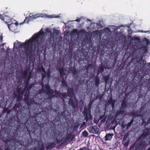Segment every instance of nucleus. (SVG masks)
I'll return each mask as SVG.
<instances>
[{"instance_id":"1","label":"nucleus","mask_w":150,"mask_h":150,"mask_svg":"<svg viewBox=\"0 0 150 150\" xmlns=\"http://www.w3.org/2000/svg\"><path fill=\"white\" fill-rule=\"evenodd\" d=\"M12 119L18 124L13 132L7 134L2 137V141L6 144L5 150H22L23 146L26 148L34 143V139L32 138V134H35L36 129L33 126H30L29 123H20L18 115L13 116Z\"/></svg>"},{"instance_id":"2","label":"nucleus","mask_w":150,"mask_h":150,"mask_svg":"<svg viewBox=\"0 0 150 150\" xmlns=\"http://www.w3.org/2000/svg\"><path fill=\"white\" fill-rule=\"evenodd\" d=\"M45 35L43 31H40L37 34H34L31 38L25 43H21L20 48L26 49V45L29 54L35 52L37 46L39 44H42V42L44 41Z\"/></svg>"},{"instance_id":"3","label":"nucleus","mask_w":150,"mask_h":150,"mask_svg":"<svg viewBox=\"0 0 150 150\" xmlns=\"http://www.w3.org/2000/svg\"><path fill=\"white\" fill-rule=\"evenodd\" d=\"M67 96L70 97L69 99L68 103L73 108L75 109L78 108V100L76 99L74 92L73 88H69L67 91Z\"/></svg>"},{"instance_id":"4","label":"nucleus","mask_w":150,"mask_h":150,"mask_svg":"<svg viewBox=\"0 0 150 150\" xmlns=\"http://www.w3.org/2000/svg\"><path fill=\"white\" fill-rule=\"evenodd\" d=\"M41 86H42V88L40 90H41L42 91L49 96V99L54 98L55 96V95L54 94V91L51 88L48 84H46L45 85V87L46 89V90L43 88L44 84L42 83Z\"/></svg>"},{"instance_id":"5","label":"nucleus","mask_w":150,"mask_h":150,"mask_svg":"<svg viewBox=\"0 0 150 150\" xmlns=\"http://www.w3.org/2000/svg\"><path fill=\"white\" fill-rule=\"evenodd\" d=\"M104 66L102 64H101V65L98 68L97 71V75L95 78V82L96 86H98L100 84V78L98 76V75L100 73H102L104 70Z\"/></svg>"},{"instance_id":"6","label":"nucleus","mask_w":150,"mask_h":150,"mask_svg":"<svg viewBox=\"0 0 150 150\" xmlns=\"http://www.w3.org/2000/svg\"><path fill=\"white\" fill-rule=\"evenodd\" d=\"M147 144L145 141L144 140H140L139 143H138L135 146V149L132 150H137L138 149L144 150L146 147Z\"/></svg>"},{"instance_id":"7","label":"nucleus","mask_w":150,"mask_h":150,"mask_svg":"<svg viewBox=\"0 0 150 150\" xmlns=\"http://www.w3.org/2000/svg\"><path fill=\"white\" fill-rule=\"evenodd\" d=\"M58 70L60 73V76L63 77V80L62 82V86L63 87H67V84L63 77L65 75V73L64 71V67H60L58 68Z\"/></svg>"},{"instance_id":"8","label":"nucleus","mask_w":150,"mask_h":150,"mask_svg":"<svg viewBox=\"0 0 150 150\" xmlns=\"http://www.w3.org/2000/svg\"><path fill=\"white\" fill-rule=\"evenodd\" d=\"M38 70L39 71H42L44 73H41L42 79V80H43L45 79L46 76H47V79H49L50 77V74L46 73V71L43 66H41L40 68H38Z\"/></svg>"},{"instance_id":"9","label":"nucleus","mask_w":150,"mask_h":150,"mask_svg":"<svg viewBox=\"0 0 150 150\" xmlns=\"http://www.w3.org/2000/svg\"><path fill=\"white\" fill-rule=\"evenodd\" d=\"M99 129L97 126H94L92 127H90L88 129V130L90 133L97 134L99 132Z\"/></svg>"},{"instance_id":"10","label":"nucleus","mask_w":150,"mask_h":150,"mask_svg":"<svg viewBox=\"0 0 150 150\" xmlns=\"http://www.w3.org/2000/svg\"><path fill=\"white\" fill-rule=\"evenodd\" d=\"M74 136L72 135V133L67 134L66 135L64 142H67L70 139L72 141L74 139Z\"/></svg>"},{"instance_id":"11","label":"nucleus","mask_w":150,"mask_h":150,"mask_svg":"<svg viewBox=\"0 0 150 150\" xmlns=\"http://www.w3.org/2000/svg\"><path fill=\"white\" fill-rule=\"evenodd\" d=\"M35 147L36 150H44L45 148L44 144L40 142H38V144Z\"/></svg>"},{"instance_id":"12","label":"nucleus","mask_w":150,"mask_h":150,"mask_svg":"<svg viewBox=\"0 0 150 150\" xmlns=\"http://www.w3.org/2000/svg\"><path fill=\"white\" fill-rule=\"evenodd\" d=\"M149 134L150 132L148 130L147 132L144 131L143 132V133L141 135V136L138 138V139H139L141 138L143 140L145 139L149 135Z\"/></svg>"},{"instance_id":"13","label":"nucleus","mask_w":150,"mask_h":150,"mask_svg":"<svg viewBox=\"0 0 150 150\" xmlns=\"http://www.w3.org/2000/svg\"><path fill=\"white\" fill-rule=\"evenodd\" d=\"M56 144L53 142L50 143L46 146V149L47 150H50L54 148L56 146Z\"/></svg>"},{"instance_id":"14","label":"nucleus","mask_w":150,"mask_h":150,"mask_svg":"<svg viewBox=\"0 0 150 150\" xmlns=\"http://www.w3.org/2000/svg\"><path fill=\"white\" fill-rule=\"evenodd\" d=\"M85 116V120H86V122L87 124H89V121H91L92 120V116L91 115H89V117H88V115H84Z\"/></svg>"},{"instance_id":"15","label":"nucleus","mask_w":150,"mask_h":150,"mask_svg":"<svg viewBox=\"0 0 150 150\" xmlns=\"http://www.w3.org/2000/svg\"><path fill=\"white\" fill-rule=\"evenodd\" d=\"M108 105H111L113 108L115 107V100L112 99V98H110V99L108 100Z\"/></svg>"},{"instance_id":"16","label":"nucleus","mask_w":150,"mask_h":150,"mask_svg":"<svg viewBox=\"0 0 150 150\" xmlns=\"http://www.w3.org/2000/svg\"><path fill=\"white\" fill-rule=\"evenodd\" d=\"M113 135V134H106L105 136V140L106 141L110 140L112 138V136Z\"/></svg>"},{"instance_id":"17","label":"nucleus","mask_w":150,"mask_h":150,"mask_svg":"<svg viewBox=\"0 0 150 150\" xmlns=\"http://www.w3.org/2000/svg\"><path fill=\"white\" fill-rule=\"evenodd\" d=\"M22 104L20 102H19L18 103H16L14 105L13 107V108L14 110L16 111L17 108H20Z\"/></svg>"},{"instance_id":"18","label":"nucleus","mask_w":150,"mask_h":150,"mask_svg":"<svg viewBox=\"0 0 150 150\" xmlns=\"http://www.w3.org/2000/svg\"><path fill=\"white\" fill-rule=\"evenodd\" d=\"M127 103L126 101L125 100H123L121 103V107L120 109H124L127 108Z\"/></svg>"},{"instance_id":"19","label":"nucleus","mask_w":150,"mask_h":150,"mask_svg":"<svg viewBox=\"0 0 150 150\" xmlns=\"http://www.w3.org/2000/svg\"><path fill=\"white\" fill-rule=\"evenodd\" d=\"M128 115L129 116H132L133 117L134 116L139 117L140 116L139 115L137 114V113L134 111H132L130 112H129L128 113Z\"/></svg>"},{"instance_id":"20","label":"nucleus","mask_w":150,"mask_h":150,"mask_svg":"<svg viewBox=\"0 0 150 150\" xmlns=\"http://www.w3.org/2000/svg\"><path fill=\"white\" fill-rule=\"evenodd\" d=\"M29 92L27 91L24 95V100L25 102H27L29 99Z\"/></svg>"},{"instance_id":"21","label":"nucleus","mask_w":150,"mask_h":150,"mask_svg":"<svg viewBox=\"0 0 150 150\" xmlns=\"http://www.w3.org/2000/svg\"><path fill=\"white\" fill-rule=\"evenodd\" d=\"M116 43H110L107 45V46L108 47H110V50H112L114 47L117 46Z\"/></svg>"},{"instance_id":"22","label":"nucleus","mask_w":150,"mask_h":150,"mask_svg":"<svg viewBox=\"0 0 150 150\" xmlns=\"http://www.w3.org/2000/svg\"><path fill=\"white\" fill-rule=\"evenodd\" d=\"M125 112L124 110H122V109H120V110L119 111H117L116 114H115V116H118L121 114L122 115Z\"/></svg>"},{"instance_id":"23","label":"nucleus","mask_w":150,"mask_h":150,"mask_svg":"<svg viewBox=\"0 0 150 150\" xmlns=\"http://www.w3.org/2000/svg\"><path fill=\"white\" fill-rule=\"evenodd\" d=\"M109 76L106 75L103 76V79L106 84H108V81L109 79Z\"/></svg>"},{"instance_id":"24","label":"nucleus","mask_w":150,"mask_h":150,"mask_svg":"<svg viewBox=\"0 0 150 150\" xmlns=\"http://www.w3.org/2000/svg\"><path fill=\"white\" fill-rule=\"evenodd\" d=\"M70 70L74 75H75L78 72L77 70L76 69V68L74 67H71Z\"/></svg>"},{"instance_id":"25","label":"nucleus","mask_w":150,"mask_h":150,"mask_svg":"<svg viewBox=\"0 0 150 150\" xmlns=\"http://www.w3.org/2000/svg\"><path fill=\"white\" fill-rule=\"evenodd\" d=\"M134 121V119L133 118H132L130 122L127 125L126 129H128L131 126V125L132 124Z\"/></svg>"},{"instance_id":"26","label":"nucleus","mask_w":150,"mask_h":150,"mask_svg":"<svg viewBox=\"0 0 150 150\" xmlns=\"http://www.w3.org/2000/svg\"><path fill=\"white\" fill-rule=\"evenodd\" d=\"M17 101L19 102L20 101L22 100L23 96L19 93L18 95H17Z\"/></svg>"},{"instance_id":"27","label":"nucleus","mask_w":150,"mask_h":150,"mask_svg":"<svg viewBox=\"0 0 150 150\" xmlns=\"http://www.w3.org/2000/svg\"><path fill=\"white\" fill-rule=\"evenodd\" d=\"M33 86L32 83H31L30 84H28V86L26 88V87H25V89H26L27 91H29L30 89L32 88Z\"/></svg>"},{"instance_id":"28","label":"nucleus","mask_w":150,"mask_h":150,"mask_svg":"<svg viewBox=\"0 0 150 150\" xmlns=\"http://www.w3.org/2000/svg\"><path fill=\"white\" fill-rule=\"evenodd\" d=\"M28 71L27 70L24 71L22 73V76L24 78H26L28 76Z\"/></svg>"},{"instance_id":"29","label":"nucleus","mask_w":150,"mask_h":150,"mask_svg":"<svg viewBox=\"0 0 150 150\" xmlns=\"http://www.w3.org/2000/svg\"><path fill=\"white\" fill-rule=\"evenodd\" d=\"M88 108L86 107H85L84 108L83 114L84 115H88Z\"/></svg>"},{"instance_id":"30","label":"nucleus","mask_w":150,"mask_h":150,"mask_svg":"<svg viewBox=\"0 0 150 150\" xmlns=\"http://www.w3.org/2000/svg\"><path fill=\"white\" fill-rule=\"evenodd\" d=\"M83 136L84 137H87L88 135V133L86 130L84 131L82 133Z\"/></svg>"},{"instance_id":"31","label":"nucleus","mask_w":150,"mask_h":150,"mask_svg":"<svg viewBox=\"0 0 150 150\" xmlns=\"http://www.w3.org/2000/svg\"><path fill=\"white\" fill-rule=\"evenodd\" d=\"M46 34H49L50 35H51L52 34V31L49 29L47 28L46 31Z\"/></svg>"},{"instance_id":"32","label":"nucleus","mask_w":150,"mask_h":150,"mask_svg":"<svg viewBox=\"0 0 150 150\" xmlns=\"http://www.w3.org/2000/svg\"><path fill=\"white\" fill-rule=\"evenodd\" d=\"M92 67V64H89L88 66L86 67V69L87 71H88L89 69Z\"/></svg>"},{"instance_id":"33","label":"nucleus","mask_w":150,"mask_h":150,"mask_svg":"<svg viewBox=\"0 0 150 150\" xmlns=\"http://www.w3.org/2000/svg\"><path fill=\"white\" fill-rule=\"evenodd\" d=\"M109 120H107L106 122V124H107L108 126H110L111 124H112L114 123V120H112L110 122V123H109Z\"/></svg>"},{"instance_id":"34","label":"nucleus","mask_w":150,"mask_h":150,"mask_svg":"<svg viewBox=\"0 0 150 150\" xmlns=\"http://www.w3.org/2000/svg\"><path fill=\"white\" fill-rule=\"evenodd\" d=\"M103 116H100V119H102V120H101V123H104L105 122L106 120V117H105L103 118Z\"/></svg>"},{"instance_id":"35","label":"nucleus","mask_w":150,"mask_h":150,"mask_svg":"<svg viewBox=\"0 0 150 150\" xmlns=\"http://www.w3.org/2000/svg\"><path fill=\"white\" fill-rule=\"evenodd\" d=\"M21 87H19L18 86L16 90V92L19 93L21 91Z\"/></svg>"},{"instance_id":"36","label":"nucleus","mask_w":150,"mask_h":150,"mask_svg":"<svg viewBox=\"0 0 150 150\" xmlns=\"http://www.w3.org/2000/svg\"><path fill=\"white\" fill-rule=\"evenodd\" d=\"M130 140H127V141L124 144V146L125 147H127L128 146L129 142Z\"/></svg>"},{"instance_id":"37","label":"nucleus","mask_w":150,"mask_h":150,"mask_svg":"<svg viewBox=\"0 0 150 150\" xmlns=\"http://www.w3.org/2000/svg\"><path fill=\"white\" fill-rule=\"evenodd\" d=\"M29 19L28 17H26L25 19L24 20L23 22L21 24H23V23H28L29 21Z\"/></svg>"},{"instance_id":"38","label":"nucleus","mask_w":150,"mask_h":150,"mask_svg":"<svg viewBox=\"0 0 150 150\" xmlns=\"http://www.w3.org/2000/svg\"><path fill=\"white\" fill-rule=\"evenodd\" d=\"M29 84V82L28 81H27L26 80H24V85L25 87H26V88L28 86Z\"/></svg>"},{"instance_id":"39","label":"nucleus","mask_w":150,"mask_h":150,"mask_svg":"<svg viewBox=\"0 0 150 150\" xmlns=\"http://www.w3.org/2000/svg\"><path fill=\"white\" fill-rule=\"evenodd\" d=\"M26 102L27 104V105L29 107L30 105H31V104L32 103V102L30 100L27 101Z\"/></svg>"},{"instance_id":"40","label":"nucleus","mask_w":150,"mask_h":150,"mask_svg":"<svg viewBox=\"0 0 150 150\" xmlns=\"http://www.w3.org/2000/svg\"><path fill=\"white\" fill-rule=\"evenodd\" d=\"M128 137V134L125 135H124L123 138V141L124 142V141H125L127 139Z\"/></svg>"},{"instance_id":"41","label":"nucleus","mask_w":150,"mask_h":150,"mask_svg":"<svg viewBox=\"0 0 150 150\" xmlns=\"http://www.w3.org/2000/svg\"><path fill=\"white\" fill-rule=\"evenodd\" d=\"M62 97L64 99H65L66 98L67 96V93L66 94V92L64 93H62Z\"/></svg>"},{"instance_id":"42","label":"nucleus","mask_w":150,"mask_h":150,"mask_svg":"<svg viewBox=\"0 0 150 150\" xmlns=\"http://www.w3.org/2000/svg\"><path fill=\"white\" fill-rule=\"evenodd\" d=\"M91 105H92V103L91 102H90V103H89L88 105V111L89 112H90L91 109Z\"/></svg>"},{"instance_id":"43","label":"nucleus","mask_w":150,"mask_h":150,"mask_svg":"<svg viewBox=\"0 0 150 150\" xmlns=\"http://www.w3.org/2000/svg\"><path fill=\"white\" fill-rule=\"evenodd\" d=\"M21 42H18V43H17V47H16V48H20V47H21L20 45H21Z\"/></svg>"},{"instance_id":"44","label":"nucleus","mask_w":150,"mask_h":150,"mask_svg":"<svg viewBox=\"0 0 150 150\" xmlns=\"http://www.w3.org/2000/svg\"><path fill=\"white\" fill-rule=\"evenodd\" d=\"M46 125L45 124H41V127L43 129H45V127L46 128V127H45V126Z\"/></svg>"},{"instance_id":"45","label":"nucleus","mask_w":150,"mask_h":150,"mask_svg":"<svg viewBox=\"0 0 150 150\" xmlns=\"http://www.w3.org/2000/svg\"><path fill=\"white\" fill-rule=\"evenodd\" d=\"M25 90H26V89H25L24 88V89L21 91V92H20L19 93L23 96V94L25 93Z\"/></svg>"},{"instance_id":"46","label":"nucleus","mask_w":150,"mask_h":150,"mask_svg":"<svg viewBox=\"0 0 150 150\" xmlns=\"http://www.w3.org/2000/svg\"><path fill=\"white\" fill-rule=\"evenodd\" d=\"M4 112H6L7 114L9 113L10 112V110H8L7 108H5L4 109Z\"/></svg>"},{"instance_id":"47","label":"nucleus","mask_w":150,"mask_h":150,"mask_svg":"<svg viewBox=\"0 0 150 150\" xmlns=\"http://www.w3.org/2000/svg\"><path fill=\"white\" fill-rule=\"evenodd\" d=\"M62 139H58V138L56 139V141L58 143H60L62 141Z\"/></svg>"},{"instance_id":"48","label":"nucleus","mask_w":150,"mask_h":150,"mask_svg":"<svg viewBox=\"0 0 150 150\" xmlns=\"http://www.w3.org/2000/svg\"><path fill=\"white\" fill-rule=\"evenodd\" d=\"M30 74L29 75V76H27L26 78H25V80H26L27 81H28V82H29V81L30 79Z\"/></svg>"},{"instance_id":"49","label":"nucleus","mask_w":150,"mask_h":150,"mask_svg":"<svg viewBox=\"0 0 150 150\" xmlns=\"http://www.w3.org/2000/svg\"><path fill=\"white\" fill-rule=\"evenodd\" d=\"M86 122H83V124L82 125H81L80 126L81 128H82L85 125Z\"/></svg>"},{"instance_id":"50","label":"nucleus","mask_w":150,"mask_h":150,"mask_svg":"<svg viewBox=\"0 0 150 150\" xmlns=\"http://www.w3.org/2000/svg\"><path fill=\"white\" fill-rule=\"evenodd\" d=\"M86 149H87V147H83L79 149H78L77 150H86Z\"/></svg>"},{"instance_id":"51","label":"nucleus","mask_w":150,"mask_h":150,"mask_svg":"<svg viewBox=\"0 0 150 150\" xmlns=\"http://www.w3.org/2000/svg\"><path fill=\"white\" fill-rule=\"evenodd\" d=\"M135 145V143H134L132 145L130 146L129 148L130 149H133L134 148Z\"/></svg>"},{"instance_id":"52","label":"nucleus","mask_w":150,"mask_h":150,"mask_svg":"<svg viewBox=\"0 0 150 150\" xmlns=\"http://www.w3.org/2000/svg\"><path fill=\"white\" fill-rule=\"evenodd\" d=\"M54 92L56 94L58 95V94H61V93H60L59 91H57L56 90H55L54 91Z\"/></svg>"},{"instance_id":"53","label":"nucleus","mask_w":150,"mask_h":150,"mask_svg":"<svg viewBox=\"0 0 150 150\" xmlns=\"http://www.w3.org/2000/svg\"><path fill=\"white\" fill-rule=\"evenodd\" d=\"M29 150H36V149L35 146L32 147L30 148Z\"/></svg>"},{"instance_id":"54","label":"nucleus","mask_w":150,"mask_h":150,"mask_svg":"<svg viewBox=\"0 0 150 150\" xmlns=\"http://www.w3.org/2000/svg\"><path fill=\"white\" fill-rule=\"evenodd\" d=\"M13 25V24H8V28L10 30V27L12 26Z\"/></svg>"},{"instance_id":"55","label":"nucleus","mask_w":150,"mask_h":150,"mask_svg":"<svg viewBox=\"0 0 150 150\" xmlns=\"http://www.w3.org/2000/svg\"><path fill=\"white\" fill-rule=\"evenodd\" d=\"M38 93L39 94H42L43 93V92L40 89L39 90Z\"/></svg>"},{"instance_id":"56","label":"nucleus","mask_w":150,"mask_h":150,"mask_svg":"<svg viewBox=\"0 0 150 150\" xmlns=\"http://www.w3.org/2000/svg\"><path fill=\"white\" fill-rule=\"evenodd\" d=\"M46 73L47 74H51V71L50 69H48L47 70V73L46 72Z\"/></svg>"},{"instance_id":"57","label":"nucleus","mask_w":150,"mask_h":150,"mask_svg":"<svg viewBox=\"0 0 150 150\" xmlns=\"http://www.w3.org/2000/svg\"><path fill=\"white\" fill-rule=\"evenodd\" d=\"M80 21V18H78L76 20H75V21L77 22H79Z\"/></svg>"},{"instance_id":"58","label":"nucleus","mask_w":150,"mask_h":150,"mask_svg":"<svg viewBox=\"0 0 150 150\" xmlns=\"http://www.w3.org/2000/svg\"><path fill=\"white\" fill-rule=\"evenodd\" d=\"M58 32H59V31H58V30H54V33H56L57 34L58 33Z\"/></svg>"},{"instance_id":"59","label":"nucleus","mask_w":150,"mask_h":150,"mask_svg":"<svg viewBox=\"0 0 150 150\" xmlns=\"http://www.w3.org/2000/svg\"><path fill=\"white\" fill-rule=\"evenodd\" d=\"M0 18H1L2 20H4V17L2 16H0Z\"/></svg>"},{"instance_id":"60","label":"nucleus","mask_w":150,"mask_h":150,"mask_svg":"<svg viewBox=\"0 0 150 150\" xmlns=\"http://www.w3.org/2000/svg\"><path fill=\"white\" fill-rule=\"evenodd\" d=\"M142 57H141V58L139 59V61H141L142 60Z\"/></svg>"},{"instance_id":"61","label":"nucleus","mask_w":150,"mask_h":150,"mask_svg":"<svg viewBox=\"0 0 150 150\" xmlns=\"http://www.w3.org/2000/svg\"><path fill=\"white\" fill-rule=\"evenodd\" d=\"M15 24L16 25H17L18 24V23L17 22H16L15 23Z\"/></svg>"},{"instance_id":"62","label":"nucleus","mask_w":150,"mask_h":150,"mask_svg":"<svg viewBox=\"0 0 150 150\" xmlns=\"http://www.w3.org/2000/svg\"><path fill=\"white\" fill-rule=\"evenodd\" d=\"M86 150H92L91 149L88 148L87 147V149H86Z\"/></svg>"},{"instance_id":"63","label":"nucleus","mask_w":150,"mask_h":150,"mask_svg":"<svg viewBox=\"0 0 150 150\" xmlns=\"http://www.w3.org/2000/svg\"><path fill=\"white\" fill-rule=\"evenodd\" d=\"M16 44V43H14V46H13V47L14 48L15 47V45Z\"/></svg>"},{"instance_id":"64","label":"nucleus","mask_w":150,"mask_h":150,"mask_svg":"<svg viewBox=\"0 0 150 150\" xmlns=\"http://www.w3.org/2000/svg\"><path fill=\"white\" fill-rule=\"evenodd\" d=\"M146 150H150V147L148 149Z\"/></svg>"}]
</instances>
